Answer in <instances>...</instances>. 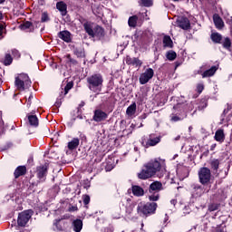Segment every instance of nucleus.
Wrapping results in <instances>:
<instances>
[{"instance_id": "obj_1", "label": "nucleus", "mask_w": 232, "mask_h": 232, "mask_svg": "<svg viewBox=\"0 0 232 232\" xmlns=\"http://www.w3.org/2000/svg\"><path fill=\"white\" fill-rule=\"evenodd\" d=\"M102 82H104V80L101 74H93L87 77L88 88L93 93H101L102 92Z\"/></svg>"}, {"instance_id": "obj_2", "label": "nucleus", "mask_w": 232, "mask_h": 232, "mask_svg": "<svg viewBox=\"0 0 232 232\" xmlns=\"http://www.w3.org/2000/svg\"><path fill=\"white\" fill-rule=\"evenodd\" d=\"M146 165L154 175H157L159 171H161V173H166V161L162 159H154L149 161Z\"/></svg>"}, {"instance_id": "obj_3", "label": "nucleus", "mask_w": 232, "mask_h": 232, "mask_svg": "<svg viewBox=\"0 0 232 232\" xmlns=\"http://www.w3.org/2000/svg\"><path fill=\"white\" fill-rule=\"evenodd\" d=\"M137 211L140 217H148V215H153L157 211V203H140L137 207Z\"/></svg>"}, {"instance_id": "obj_4", "label": "nucleus", "mask_w": 232, "mask_h": 232, "mask_svg": "<svg viewBox=\"0 0 232 232\" xmlns=\"http://www.w3.org/2000/svg\"><path fill=\"white\" fill-rule=\"evenodd\" d=\"M14 85L19 92H24V90L32 86V82H30V78L26 74L23 73L15 77Z\"/></svg>"}, {"instance_id": "obj_5", "label": "nucleus", "mask_w": 232, "mask_h": 232, "mask_svg": "<svg viewBox=\"0 0 232 232\" xmlns=\"http://www.w3.org/2000/svg\"><path fill=\"white\" fill-rule=\"evenodd\" d=\"M34 215V211L32 209L24 210L18 215L17 224L22 227H24L26 224L30 221Z\"/></svg>"}, {"instance_id": "obj_6", "label": "nucleus", "mask_w": 232, "mask_h": 232, "mask_svg": "<svg viewBox=\"0 0 232 232\" xmlns=\"http://www.w3.org/2000/svg\"><path fill=\"white\" fill-rule=\"evenodd\" d=\"M162 139L161 136H156L155 134L149 135L148 140H146V138L143 137L141 139V144L144 146V148H150L151 146H157L159 142H160V140Z\"/></svg>"}, {"instance_id": "obj_7", "label": "nucleus", "mask_w": 232, "mask_h": 232, "mask_svg": "<svg viewBox=\"0 0 232 232\" xmlns=\"http://www.w3.org/2000/svg\"><path fill=\"white\" fill-rule=\"evenodd\" d=\"M48 175V165H41L36 168V177L38 181L34 183V186H37L39 182H45L46 176Z\"/></svg>"}, {"instance_id": "obj_8", "label": "nucleus", "mask_w": 232, "mask_h": 232, "mask_svg": "<svg viewBox=\"0 0 232 232\" xmlns=\"http://www.w3.org/2000/svg\"><path fill=\"white\" fill-rule=\"evenodd\" d=\"M198 178L201 184H208L211 180V170L208 168H201L198 171Z\"/></svg>"}, {"instance_id": "obj_9", "label": "nucleus", "mask_w": 232, "mask_h": 232, "mask_svg": "<svg viewBox=\"0 0 232 232\" xmlns=\"http://www.w3.org/2000/svg\"><path fill=\"white\" fill-rule=\"evenodd\" d=\"M153 75H155V72L153 69L149 68L143 73L140 75V84H148L151 79H153Z\"/></svg>"}, {"instance_id": "obj_10", "label": "nucleus", "mask_w": 232, "mask_h": 232, "mask_svg": "<svg viewBox=\"0 0 232 232\" xmlns=\"http://www.w3.org/2000/svg\"><path fill=\"white\" fill-rule=\"evenodd\" d=\"M155 176L153 174V171L148 167L147 164L144 165V169L138 173V178L140 179L141 180H146L148 179H151V177Z\"/></svg>"}, {"instance_id": "obj_11", "label": "nucleus", "mask_w": 232, "mask_h": 232, "mask_svg": "<svg viewBox=\"0 0 232 232\" xmlns=\"http://www.w3.org/2000/svg\"><path fill=\"white\" fill-rule=\"evenodd\" d=\"M177 24L182 30H189L191 24L189 23V19L188 17L180 16L177 19Z\"/></svg>"}, {"instance_id": "obj_12", "label": "nucleus", "mask_w": 232, "mask_h": 232, "mask_svg": "<svg viewBox=\"0 0 232 232\" xmlns=\"http://www.w3.org/2000/svg\"><path fill=\"white\" fill-rule=\"evenodd\" d=\"M108 119V114L101 110H96L93 115V121L95 122H102V121H106Z\"/></svg>"}, {"instance_id": "obj_13", "label": "nucleus", "mask_w": 232, "mask_h": 232, "mask_svg": "<svg viewBox=\"0 0 232 232\" xmlns=\"http://www.w3.org/2000/svg\"><path fill=\"white\" fill-rule=\"evenodd\" d=\"M125 62L129 66H136V68H140L142 66V61L139 60V58L127 56Z\"/></svg>"}, {"instance_id": "obj_14", "label": "nucleus", "mask_w": 232, "mask_h": 232, "mask_svg": "<svg viewBox=\"0 0 232 232\" xmlns=\"http://www.w3.org/2000/svg\"><path fill=\"white\" fill-rule=\"evenodd\" d=\"M56 227V231H70V223H66L64 221L58 220L57 223L54 224Z\"/></svg>"}, {"instance_id": "obj_15", "label": "nucleus", "mask_w": 232, "mask_h": 232, "mask_svg": "<svg viewBox=\"0 0 232 232\" xmlns=\"http://www.w3.org/2000/svg\"><path fill=\"white\" fill-rule=\"evenodd\" d=\"M214 139L217 142H219V144H222L226 140V134L224 133V129H218L215 132Z\"/></svg>"}, {"instance_id": "obj_16", "label": "nucleus", "mask_w": 232, "mask_h": 232, "mask_svg": "<svg viewBox=\"0 0 232 232\" xmlns=\"http://www.w3.org/2000/svg\"><path fill=\"white\" fill-rule=\"evenodd\" d=\"M162 191V183L160 181H154L150 185L149 193Z\"/></svg>"}, {"instance_id": "obj_17", "label": "nucleus", "mask_w": 232, "mask_h": 232, "mask_svg": "<svg viewBox=\"0 0 232 232\" xmlns=\"http://www.w3.org/2000/svg\"><path fill=\"white\" fill-rule=\"evenodd\" d=\"M58 37L64 41L65 43H70L72 41V36L70 32L68 31H62L58 34Z\"/></svg>"}, {"instance_id": "obj_18", "label": "nucleus", "mask_w": 232, "mask_h": 232, "mask_svg": "<svg viewBox=\"0 0 232 232\" xmlns=\"http://www.w3.org/2000/svg\"><path fill=\"white\" fill-rule=\"evenodd\" d=\"M132 193L135 197H144V188L140 186H132Z\"/></svg>"}, {"instance_id": "obj_19", "label": "nucleus", "mask_w": 232, "mask_h": 232, "mask_svg": "<svg viewBox=\"0 0 232 232\" xmlns=\"http://www.w3.org/2000/svg\"><path fill=\"white\" fill-rule=\"evenodd\" d=\"M218 70V67L217 66H212L210 69L205 71L202 73V77L206 78V77H213V75H215V73L217 72V71Z\"/></svg>"}, {"instance_id": "obj_20", "label": "nucleus", "mask_w": 232, "mask_h": 232, "mask_svg": "<svg viewBox=\"0 0 232 232\" xmlns=\"http://www.w3.org/2000/svg\"><path fill=\"white\" fill-rule=\"evenodd\" d=\"M93 37H97L98 39H102V37H104V29L97 25L93 31Z\"/></svg>"}, {"instance_id": "obj_21", "label": "nucleus", "mask_w": 232, "mask_h": 232, "mask_svg": "<svg viewBox=\"0 0 232 232\" xmlns=\"http://www.w3.org/2000/svg\"><path fill=\"white\" fill-rule=\"evenodd\" d=\"M72 227L73 231L80 232L82 229V220L81 219H74L72 221Z\"/></svg>"}, {"instance_id": "obj_22", "label": "nucleus", "mask_w": 232, "mask_h": 232, "mask_svg": "<svg viewBox=\"0 0 232 232\" xmlns=\"http://www.w3.org/2000/svg\"><path fill=\"white\" fill-rule=\"evenodd\" d=\"M214 24L218 30H221V28H224V21H222V18L218 16V14H215L214 17Z\"/></svg>"}, {"instance_id": "obj_23", "label": "nucleus", "mask_w": 232, "mask_h": 232, "mask_svg": "<svg viewBox=\"0 0 232 232\" xmlns=\"http://www.w3.org/2000/svg\"><path fill=\"white\" fill-rule=\"evenodd\" d=\"M26 173V167L24 166H19L15 170H14V177L16 179H19V177H23Z\"/></svg>"}, {"instance_id": "obj_24", "label": "nucleus", "mask_w": 232, "mask_h": 232, "mask_svg": "<svg viewBox=\"0 0 232 232\" xmlns=\"http://www.w3.org/2000/svg\"><path fill=\"white\" fill-rule=\"evenodd\" d=\"M28 121H29L30 126H34V128H37V126H39V119H37V116L29 115Z\"/></svg>"}, {"instance_id": "obj_25", "label": "nucleus", "mask_w": 232, "mask_h": 232, "mask_svg": "<svg viewBox=\"0 0 232 232\" xmlns=\"http://www.w3.org/2000/svg\"><path fill=\"white\" fill-rule=\"evenodd\" d=\"M137 111V103L133 102L131 105H130L127 108L126 113L127 115H129L130 117H131V115H135V112Z\"/></svg>"}, {"instance_id": "obj_26", "label": "nucleus", "mask_w": 232, "mask_h": 232, "mask_svg": "<svg viewBox=\"0 0 232 232\" xmlns=\"http://www.w3.org/2000/svg\"><path fill=\"white\" fill-rule=\"evenodd\" d=\"M83 27H84L86 34H88V35H90L91 37H93L94 29H93V26H92V24L85 23V24H83Z\"/></svg>"}, {"instance_id": "obj_27", "label": "nucleus", "mask_w": 232, "mask_h": 232, "mask_svg": "<svg viewBox=\"0 0 232 232\" xmlns=\"http://www.w3.org/2000/svg\"><path fill=\"white\" fill-rule=\"evenodd\" d=\"M63 86H64V88H62V90H64L63 95H67L68 92L73 88V82H63Z\"/></svg>"}, {"instance_id": "obj_28", "label": "nucleus", "mask_w": 232, "mask_h": 232, "mask_svg": "<svg viewBox=\"0 0 232 232\" xmlns=\"http://www.w3.org/2000/svg\"><path fill=\"white\" fill-rule=\"evenodd\" d=\"M79 138H73L72 141L68 143L69 150H76L79 147Z\"/></svg>"}, {"instance_id": "obj_29", "label": "nucleus", "mask_w": 232, "mask_h": 232, "mask_svg": "<svg viewBox=\"0 0 232 232\" xmlns=\"http://www.w3.org/2000/svg\"><path fill=\"white\" fill-rule=\"evenodd\" d=\"M160 198V194L159 192H149V200L150 202H157Z\"/></svg>"}, {"instance_id": "obj_30", "label": "nucleus", "mask_w": 232, "mask_h": 232, "mask_svg": "<svg viewBox=\"0 0 232 232\" xmlns=\"http://www.w3.org/2000/svg\"><path fill=\"white\" fill-rule=\"evenodd\" d=\"M137 21H139V17L137 15H132L129 18L128 24L130 28H135L137 26Z\"/></svg>"}, {"instance_id": "obj_31", "label": "nucleus", "mask_w": 232, "mask_h": 232, "mask_svg": "<svg viewBox=\"0 0 232 232\" xmlns=\"http://www.w3.org/2000/svg\"><path fill=\"white\" fill-rule=\"evenodd\" d=\"M163 44L165 47L173 48V41L171 40V37L168 35L164 36Z\"/></svg>"}, {"instance_id": "obj_32", "label": "nucleus", "mask_w": 232, "mask_h": 232, "mask_svg": "<svg viewBox=\"0 0 232 232\" xmlns=\"http://www.w3.org/2000/svg\"><path fill=\"white\" fill-rule=\"evenodd\" d=\"M211 39H212L213 43L220 44V43H222V34H220L218 33H213L211 34Z\"/></svg>"}, {"instance_id": "obj_33", "label": "nucleus", "mask_w": 232, "mask_h": 232, "mask_svg": "<svg viewBox=\"0 0 232 232\" xmlns=\"http://www.w3.org/2000/svg\"><path fill=\"white\" fill-rule=\"evenodd\" d=\"M140 6H145L146 8H150V6H153V0H140L139 2Z\"/></svg>"}, {"instance_id": "obj_34", "label": "nucleus", "mask_w": 232, "mask_h": 232, "mask_svg": "<svg viewBox=\"0 0 232 232\" xmlns=\"http://www.w3.org/2000/svg\"><path fill=\"white\" fill-rule=\"evenodd\" d=\"M56 7H57V10L62 12L63 15L64 14H66V4H64V2H58L56 4Z\"/></svg>"}, {"instance_id": "obj_35", "label": "nucleus", "mask_w": 232, "mask_h": 232, "mask_svg": "<svg viewBox=\"0 0 232 232\" xmlns=\"http://www.w3.org/2000/svg\"><path fill=\"white\" fill-rule=\"evenodd\" d=\"M22 30H34V24L31 22H25L21 25Z\"/></svg>"}, {"instance_id": "obj_36", "label": "nucleus", "mask_w": 232, "mask_h": 232, "mask_svg": "<svg viewBox=\"0 0 232 232\" xmlns=\"http://www.w3.org/2000/svg\"><path fill=\"white\" fill-rule=\"evenodd\" d=\"M223 48H226V50H229L231 48V39L229 38H225L222 42Z\"/></svg>"}, {"instance_id": "obj_37", "label": "nucleus", "mask_w": 232, "mask_h": 232, "mask_svg": "<svg viewBox=\"0 0 232 232\" xmlns=\"http://www.w3.org/2000/svg\"><path fill=\"white\" fill-rule=\"evenodd\" d=\"M167 59H169V61H175V59H177V53H175V51H169L167 53Z\"/></svg>"}, {"instance_id": "obj_38", "label": "nucleus", "mask_w": 232, "mask_h": 232, "mask_svg": "<svg viewBox=\"0 0 232 232\" xmlns=\"http://www.w3.org/2000/svg\"><path fill=\"white\" fill-rule=\"evenodd\" d=\"M192 188L195 191H197V195L198 197H200L202 195V193H204V190L202 189V187H200L199 185H192Z\"/></svg>"}, {"instance_id": "obj_39", "label": "nucleus", "mask_w": 232, "mask_h": 232, "mask_svg": "<svg viewBox=\"0 0 232 232\" xmlns=\"http://www.w3.org/2000/svg\"><path fill=\"white\" fill-rule=\"evenodd\" d=\"M12 61H13L12 55H10V53L5 54L4 64L5 66H10Z\"/></svg>"}, {"instance_id": "obj_40", "label": "nucleus", "mask_w": 232, "mask_h": 232, "mask_svg": "<svg viewBox=\"0 0 232 232\" xmlns=\"http://www.w3.org/2000/svg\"><path fill=\"white\" fill-rule=\"evenodd\" d=\"M219 164H220V161H218V160H213L210 163V166H211L212 169L217 171V169H218Z\"/></svg>"}, {"instance_id": "obj_41", "label": "nucleus", "mask_w": 232, "mask_h": 232, "mask_svg": "<svg viewBox=\"0 0 232 232\" xmlns=\"http://www.w3.org/2000/svg\"><path fill=\"white\" fill-rule=\"evenodd\" d=\"M74 53L77 57H84V49L82 48H76L74 49Z\"/></svg>"}, {"instance_id": "obj_42", "label": "nucleus", "mask_w": 232, "mask_h": 232, "mask_svg": "<svg viewBox=\"0 0 232 232\" xmlns=\"http://www.w3.org/2000/svg\"><path fill=\"white\" fill-rule=\"evenodd\" d=\"M42 23H48L50 21V17L48 16V13H43L41 17Z\"/></svg>"}, {"instance_id": "obj_43", "label": "nucleus", "mask_w": 232, "mask_h": 232, "mask_svg": "<svg viewBox=\"0 0 232 232\" xmlns=\"http://www.w3.org/2000/svg\"><path fill=\"white\" fill-rule=\"evenodd\" d=\"M218 208H219L218 204L213 203L208 206V211H217V209H218Z\"/></svg>"}, {"instance_id": "obj_44", "label": "nucleus", "mask_w": 232, "mask_h": 232, "mask_svg": "<svg viewBox=\"0 0 232 232\" xmlns=\"http://www.w3.org/2000/svg\"><path fill=\"white\" fill-rule=\"evenodd\" d=\"M204 108H208V102L206 100L201 101L198 110H204Z\"/></svg>"}, {"instance_id": "obj_45", "label": "nucleus", "mask_w": 232, "mask_h": 232, "mask_svg": "<svg viewBox=\"0 0 232 232\" xmlns=\"http://www.w3.org/2000/svg\"><path fill=\"white\" fill-rule=\"evenodd\" d=\"M83 204H85V206H88V204H90V196H83Z\"/></svg>"}, {"instance_id": "obj_46", "label": "nucleus", "mask_w": 232, "mask_h": 232, "mask_svg": "<svg viewBox=\"0 0 232 232\" xmlns=\"http://www.w3.org/2000/svg\"><path fill=\"white\" fill-rule=\"evenodd\" d=\"M197 90H198V93H202V92L204 91V84H202V83L198 84Z\"/></svg>"}, {"instance_id": "obj_47", "label": "nucleus", "mask_w": 232, "mask_h": 232, "mask_svg": "<svg viewBox=\"0 0 232 232\" xmlns=\"http://www.w3.org/2000/svg\"><path fill=\"white\" fill-rule=\"evenodd\" d=\"M32 99H34V95L33 94H30L28 100H27V104L28 106H30V104H32Z\"/></svg>"}, {"instance_id": "obj_48", "label": "nucleus", "mask_w": 232, "mask_h": 232, "mask_svg": "<svg viewBox=\"0 0 232 232\" xmlns=\"http://www.w3.org/2000/svg\"><path fill=\"white\" fill-rule=\"evenodd\" d=\"M5 34H6V31H0V41L1 39L5 38Z\"/></svg>"}, {"instance_id": "obj_49", "label": "nucleus", "mask_w": 232, "mask_h": 232, "mask_svg": "<svg viewBox=\"0 0 232 232\" xmlns=\"http://www.w3.org/2000/svg\"><path fill=\"white\" fill-rule=\"evenodd\" d=\"M171 121H173L174 122H177V121H180V118H179V116H173L171 118Z\"/></svg>"}, {"instance_id": "obj_50", "label": "nucleus", "mask_w": 232, "mask_h": 232, "mask_svg": "<svg viewBox=\"0 0 232 232\" xmlns=\"http://www.w3.org/2000/svg\"><path fill=\"white\" fill-rule=\"evenodd\" d=\"M216 232H224V227H218Z\"/></svg>"}, {"instance_id": "obj_51", "label": "nucleus", "mask_w": 232, "mask_h": 232, "mask_svg": "<svg viewBox=\"0 0 232 232\" xmlns=\"http://www.w3.org/2000/svg\"><path fill=\"white\" fill-rule=\"evenodd\" d=\"M0 32H6L4 24H0Z\"/></svg>"}, {"instance_id": "obj_52", "label": "nucleus", "mask_w": 232, "mask_h": 232, "mask_svg": "<svg viewBox=\"0 0 232 232\" xmlns=\"http://www.w3.org/2000/svg\"><path fill=\"white\" fill-rule=\"evenodd\" d=\"M12 53L14 54V55H19V51L18 50H13Z\"/></svg>"}, {"instance_id": "obj_53", "label": "nucleus", "mask_w": 232, "mask_h": 232, "mask_svg": "<svg viewBox=\"0 0 232 232\" xmlns=\"http://www.w3.org/2000/svg\"><path fill=\"white\" fill-rule=\"evenodd\" d=\"M170 204H172L173 206H175L177 204V200L176 199H171L170 200Z\"/></svg>"}, {"instance_id": "obj_54", "label": "nucleus", "mask_w": 232, "mask_h": 232, "mask_svg": "<svg viewBox=\"0 0 232 232\" xmlns=\"http://www.w3.org/2000/svg\"><path fill=\"white\" fill-rule=\"evenodd\" d=\"M71 211H77V207H72V208H71Z\"/></svg>"}, {"instance_id": "obj_55", "label": "nucleus", "mask_w": 232, "mask_h": 232, "mask_svg": "<svg viewBox=\"0 0 232 232\" xmlns=\"http://www.w3.org/2000/svg\"><path fill=\"white\" fill-rule=\"evenodd\" d=\"M105 232H113V229H112V228H107V229L105 230Z\"/></svg>"}, {"instance_id": "obj_56", "label": "nucleus", "mask_w": 232, "mask_h": 232, "mask_svg": "<svg viewBox=\"0 0 232 232\" xmlns=\"http://www.w3.org/2000/svg\"><path fill=\"white\" fill-rule=\"evenodd\" d=\"M4 16H3V13L0 12V21H3Z\"/></svg>"}, {"instance_id": "obj_57", "label": "nucleus", "mask_w": 232, "mask_h": 232, "mask_svg": "<svg viewBox=\"0 0 232 232\" xmlns=\"http://www.w3.org/2000/svg\"><path fill=\"white\" fill-rule=\"evenodd\" d=\"M5 1H6V0H0V5H3V3H5Z\"/></svg>"}, {"instance_id": "obj_58", "label": "nucleus", "mask_w": 232, "mask_h": 232, "mask_svg": "<svg viewBox=\"0 0 232 232\" xmlns=\"http://www.w3.org/2000/svg\"><path fill=\"white\" fill-rule=\"evenodd\" d=\"M179 139H180V136H178V137L176 138V140H179Z\"/></svg>"}, {"instance_id": "obj_59", "label": "nucleus", "mask_w": 232, "mask_h": 232, "mask_svg": "<svg viewBox=\"0 0 232 232\" xmlns=\"http://www.w3.org/2000/svg\"><path fill=\"white\" fill-rule=\"evenodd\" d=\"M115 218H121V217H118V218H117V217H115Z\"/></svg>"}, {"instance_id": "obj_60", "label": "nucleus", "mask_w": 232, "mask_h": 232, "mask_svg": "<svg viewBox=\"0 0 232 232\" xmlns=\"http://www.w3.org/2000/svg\"><path fill=\"white\" fill-rule=\"evenodd\" d=\"M174 1H179V0H174Z\"/></svg>"}]
</instances>
